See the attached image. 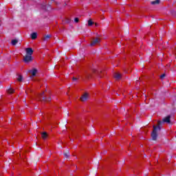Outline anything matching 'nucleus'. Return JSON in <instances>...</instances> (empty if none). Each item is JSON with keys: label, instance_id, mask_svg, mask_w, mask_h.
Segmentation results:
<instances>
[{"label": "nucleus", "instance_id": "obj_25", "mask_svg": "<svg viewBox=\"0 0 176 176\" xmlns=\"http://www.w3.org/2000/svg\"><path fill=\"white\" fill-rule=\"evenodd\" d=\"M96 27H98V23H95Z\"/></svg>", "mask_w": 176, "mask_h": 176}, {"label": "nucleus", "instance_id": "obj_19", "mask_svg": "<svg viewBox=\"0 0 176 176\" xmlns=\"http://www.w3.org/2000/svg\"><path fill=\"white\" fill-rule=\"evenodd\" d=\"M165 77H166V74H163L160 76V79H164Z\"/></svg>", "mask_w": 176, "mask_h": 176}, {"label": "nucleus", "instance_id": "obj_20", "mask_svg": "<svg viewBox=\"0 0 176 176\" xmlns=\"http://www.w3.org/2000/svg\"><path fill=\"white\" fill-rule=\"evenodd\" d=\"M171 13H172L173 16H176V12H175V10H172V11H171Z\"/></svg>", "mask_w": 176, "mask_h": 176}, {"label": "nucleus", "instance_id": "obj_9", "mask_svg": "<svg viewBox=\"0 0 176 176\" xmlns=\"http://www.w3.org/2000/svg\"><path fill=\"white\" fill-rule=\"evenodd\" d=\"M36 38H38V34L36 32H33L31 34V38L34 40L36 39Z\"/></svg>", "mask_w": 176, "mask_h": 176}, {"label": "nucleus", "instance_id": "obj_23", "mask_svg": "<svg viewBox=\"0 0 176 176\" xmlns=\"http://www.w3.org/2000/svg\"><path fill=\"white\" fill-rule=\"evenodd\" d=\"M100 74H101V72H98V77L102 78V76L100 75Z\"/></svg>", "mask_w": 176, "mask_h": 176}, {"label": "nucleus", "instance_id": "obj_14", "mask_svg": "<svg viewBox=\"0 0 176 176\" xmlns=\"http://www.w3.org/2000/svg\"><path fill=\"white\" fill-rule=\"evenodd\" d=\"M51 36H52V35L47 34V35L45 36L43 39V41H47L48 39H50Z\"/></svg>", "mask_w": 176, "mask_h": 176}, {"label": "nucleus", "instance_id": "obj_1", "mask_svg": "<svg viewBox=\"0 0 176 176\" xmlns=\"http://www.w3.org/2000/svg\"><path fill=\"white\" fill-rule=\"evenodd\" d=\"M163 123H168V124H170V123H171V116H168L165 117L164 118L162 119V121H158L157 126H153V129L151 133V140L153 141L157 140V132L162 130V126Z\"/></svg>", "mask_w": 176, "mask_h": 176}, {"label": "nucleus", "instance_id": "obj_12", "mask_svg": "<svg viewBox=\"0 0 176 176\" xmlns=\"http://www.w3.org/2000/svg\"><path fill=\"white\" fill-rule=\"evenodd\" d=\"M11 43L12 45V46H16V45H17V43H19V40L13 39V40H12Z\"/></svg>", "mask_w": 176, "mask_h": 176}, {"label": "nucleus", "instance_id": "obj_2", "mask_svg": "<svg viewBox=\"0 0 176 176\" xmlns=\"http://www.w3.org/2000/svg\"><path fill=\"white\" fill-rule=\"evenodd\" d=\"M28 72L31 74L32 76H30V78H34V76H36L38 69H36V68H33L32 70H28Z\"/></svg>", "mask_w": 176, "mask_h": 176}, {"label": "nucleus", "instance_id": "obj_26", "mask_svg": "<svg viewBox=\"0 0 176 176\" xmlns=\"http://www.w3.org/2000/svg\"><path fill=\"white\" fill-rule=\"evenodd\" d=\"M48 8H50V5L48 6Z\"/></svg>", "mask_w": 176, "mask_h": 176}, {"label": "nucleus", "instance_id": "obj_15", "mask_svg": "<svg viewBox=\"0 0 176 176\" xmlns=\"http://www.w3.org/2000/svg\"><path fill=\"white\" fill-rule=\"evenodd\" d=\"M94 24V22L91 19L88 20V27H91Z\"/></svg>", "mask_w": 176, "mask_h": 176}, {"label": "nucleus", "instance_id": "obj_27", "mask_svg": "<svg viewBox=\"0 0 176 176\" xmlns=\"http://www.w3.org/2000/svg\"><path fill=\"white\" fill-rule=\"evenodd\" d=\"M69 114L67 113V116H69Z\"/></svg>", "mask_w": 176, "mask_h": 176}, {"label": "nucleus", "instance_id": "obj_24", "mask_svg": "<svg viewBox=\"0 0 176 176\" xmlns=\"http://www.w3.org/2000/svg\"><path fill=\"white\" fill-rule=\"evenodd\" d=\"M92 72L96 73V69H92Z\"/></svg>", "mask_w": 176, "mask_h": 176}, {"label": "nucleus", "instance_id": "obj_17", "mask_svg": "<svg viewBox=\"0 0 176 176\" xmlns=\"http://www.w3.org/2000/svg\"><path fill=\"white\" fill-rule=\"evenodd\" d=\"M18 82H23V76L19 75L18 78H16Z\"/></svg>", "mask_w": 176, "mask_h": 176}, {"label": "nucleus", "instance_id": "obj_3", "mask_svg": "<svg viewBox=\"0 0 176 176\" xmlns=\"http://www.w3.org/2000/svg\"><path fill=\"white\" fill-rule=\"evenodd\" d=\"M42 96H43V93H42L39 96V99L41 100V101H45V102H49V101H51L52 98H47L46 96L42 97Z\"/></svg>", "mask_w": 176, "mask_h": 176}, {"label": "nucleus", "instance_id": "obj_16", "mask_svg": "<svg viewBox=\"0 0 176 176\" xmlns=\"http://www.w3.org/2000/svg\"><path fill=\"white\" fill-rule=\"evenodd\" d=\"M63 155H64L65 157H66V159H69V151L64 153Z\"/></svg>", "mask_w": 176, "mask_h": 176}, {"label": "nucleus", "instance_id": "obj_6", "mask_svg": "<svg viewBox=\"0 0 176 176\" xmlns=\"http://www.w3.org/2000/svg\"><path fill=\"white\" fill-rule=\"evenodd\" d=\"M100 39L98 38H94L90 43V46H96V45H97V43H100Z\"/></svg>", "mask_w": 176, "mask_h": 176}, {"label": "nucleus", "instance_id": "obj_22", "mask_svg": "<svg viewBox=\"0 0 176 176\" xmlns=\"http://www.w3.org/2000/svg\"><path fill=\"white\" fill-rule=\"evenodd\" d=\"M72 80H74V82H76V80H78V78L73 77Z\"/></svg>", "mask_w": 176, "mask_h": 176}, {"label": "nucleus", "instance_id": "obj_21", "mask_svg": "<svg viewBox=\"0 0 176 176\" xmlns=\"http://www.w3.org/2000/svg\"><path fill=\"white\" fill-rule=\"evenodd\" d=\"M74 21L75 23H79V18H75Z\"/></svg>", "mask_w": 176, "mask_h": 176}, {"label": "nucleus", "instance_id": "obj_13", "mask_svg": "<svg viewBox=\"0 0 176 176\" xmlns=\"http://www.w3.org/2000/svg\"><path fill=\"white\" fill-rule=\"evenodd\" d=\"M159 3H160V0H155L151 1V5H159Z\"/></svg>", "mask_w": 176, "mask_h": 176}, {"label": "nucleus", "instance_id": "obj_11", "mask_svg": "<svg viewBox=\"0 0 176 176\" xmlns=\"http://www.w3.org/2000/svg\"><path fill=\"white\" fill-rule=\"evenodd\" d=\"M41 138H43V140H46V138H47V133L43 132L41 133Z\"/></svg>", "mask_w": 176, "mask_h": 176}, {"label": "nucleus", "instance_id": "obj_8", "mask_svg": "<svg viewBox=\"0 0 176 176\" xmlns=\"http://www.w3.org/2000/svg\"><path fill=\"white\" fill-rule=\"evenodd\" d=\"M114 78H115V79H116V80H119V79H120V78H122V75L119 73H116L114 74Z\"/></svg>", "mask_w": 176, "mask_h": 176}, {"label": "nucleus", "instance_id": "obj_5", "mask_svg": "<svg viewBox=\"0 0 176 176\" xmlns=\"http://www.w3.org/2000/svg\"><path fill=\"white\" fill-rule=\"evenodd\" d=\"M88 98H89V94L85 92L84 94L82 95L80 100V101H82V102H85V101H87Z\"/></svg>", "mask_w": 176, "mask_h": 176}, {"label": "nucleus", "instance_id": "obj_7", "mask_svg": "<svg viewBox=\"0 0 176 176\" xmlns=\"http://www.w3.org/2000/svg\"><path fill=\"white\" fill-rule=\"evenodd\" d=\"M26 56H32L34 54V50L31 47H28L25 49Z\"/></svg>", "mask_w": 176, "mask_h": 176}, {"label": "nucleus", "instance_id": "obj_18", "mask_svg": "<svg viewBox=\"0 0 176 176\" xmlns=\"http://www.w3.org/2000/svg\"><path fill=\"white\" fill-rule=\"evenodd\" d=\"M8 93H9V94H13V93H14V89L10 88L8 90Z\"/></svg>", "mask_w": 176, "mask_h": 176}, {"label": "nucleus", "instance_id": "obj_4", "mask_svg": "<svg viewBox=\"0 0 176 176\" xmlns=\"http://www.w3.org/2000/svg\"><path fill=\"white\" fill-rule=\"evenodd\" d=\"M23 61L26 63H31L32 61V56L26 55L24 56Z\"/></svg>", "mask_w": 176, "mask_h": 176}, {"label": "nucleus", "instance_id": "obj_10", "mask_svg": "<svg viewBox=\"0 0 176 176\" xmlns=\"http://www.w3.org/2000/svg\"><path fill=\"white\" fill-rule=\"evenodd\" d=\"M85 77L86 79H90V78H91V74L86 72L85 74Z\"/></svg>", "mask_w": 176, "mask_h": 176}]
</instances>
